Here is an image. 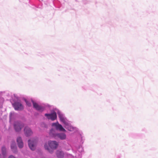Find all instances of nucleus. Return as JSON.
<instances>
[{
	"label": "nucleus",
	"mask_w": 158,
	"mask_h": 158,
	"mask_svg": "<svg viewBox=\"0 0 158 158\" xmlns=\"http://www.w3.org/2000/svg\"><path fill=\"white\" fill-rule=\"evenodd\" d=\"M0 158H2V156L1 154H0Z\"/></svg>",
	"instance_id": "nucleus-16"
},
{
	"label": "nucleus",
	"mask_w": 158,
	"mask_h": 158,
	"mask_svg": "<svg viewBox=\"0 0 158 158\" xmlns=\"http://www.w3.org/2000/svg\"><path fill=\"white\" fill-rule=\"evenodd\" d=\"M56 136L60 139L62 140L66 138V135L64 133L58 134L56 135Z\"/></svg>",
	"instance_id": "nucleus-10"
},
{
	"label": "nucleus",
	"mask_w": 158,
	"mask_h": 158,
	"mask_svg": "<svg viewBox=\"0 0 158 158\" xmlns=\"http://www.w3.org/2000/svg\"><path fill=\"white\" fill-rule=\"evenodd\" d=\"M56 155L59 158H63L64 156V153L63 152L60 151H57Z\"/></svg>",
	"instance_id": "nucleus-11"
},
{
	"label": "nucleus",
	"mask_w": 158,
	"mask_h": 158,
	"mask_svg": "<svg viewBox=\"0 0 158 158\" xmlns=\"http://www.w3.org/2000/svg\"><path fill=\"white\" fill-rule=\"evenodd\" d=\"M74 128L72 127H68V130L70 131H73L74 130Z\"/></svg>",
	"instance_id": "nucleus-14"
},
{
	"label": "nucleus",
	"mask_w": 158,
	"mask_h": 158,
	"mask_svg": "<svg viewBox=\"0 0 158 158\" xmlns=\"http://www.w3.org/2000/svg\"><path fill=\"white\" fill-rule=\"evenodd\" d=\"M17 141L19 148H22L23 146V143L21 137H19L17 138Z\"/></svg>",
	"instance_id": "nucleus-9"
},
{
	"label": "nucleus",
	"mask_w": 158,
	"mask_h": 158,
	"mask_svg": "<svg viewBox=\"0 0 158 158\" xmlns=\"http://www.w3.org/2000/svg\"><path fill=\"white\" fill-rule=\"evenodd\" d=\"M23 125L19 122H16L14 124V127L15 130L16 131H20Z\"/></svg>",
	"instance_id": "nucleus-6"
},
{
	"label": "nucleus",
	"mask_w": 158,
	"mask_h": 158,
	"mask_svg": "<svg viewBox=\"0 0 158 158\" xmlns=\"http://www.w3.org/2000/svg\"><path fill=\"white\" fill-rule=\"evenodd\" d=\"M45 116H46L48 119H50L52 120H54L57 118L56 113L54 112L51 114H45Z\"/></svg>",
	"instance_id": "nucleus-5"
},
{
	"label": "nucleus",
	"mask_w": 158,
	"mask_h": 158,
	"mask_svg": "<svg viewBox=\"0 0 158 158\" xmlns=\"http://www.w3.org/2000/svg\"><path fill=\"white\" fill-rule=\"evenodd\" d=\"M25 102L26 103L27 105L29 106H31V104L30 103L27 101L26 100H25Z\"/></svg>",
	"instance_id": "nucleus-15"
},
{
	"label": "nucleus",
	"mask_w": 158,
	"mask_h": 158,
	"mask_svg": "<svg viewBox=\"0 0 158 158\" xmlns=\"http://www.w3.org/2000/svg\"><path fill=\"white\" fill-rule=\"evenodd\" d=\"M48 143L49 146L51 148V149H49L46 144L44 145V146L45 149L48 150L50 153H52L53 152V150L56 149L58 146V143L55 141H48Z\"/></svg>",
	"instance_id": "nucleus-1"
},
{
	"label": "nucleus",
	"mask_w": 158,
	"mask_h": 158,
	"mask_svg": "<svg viewBox=\"0 0 158 158\" xmlns=\"http://www.w3.org/2000/svg\"><path fill=\"white\" fill-rule=\"evenodd\" d=\"M6 148L5 147H2V153L3 154H4V153H5V152H6Z\"/></svg>",
	"instance_id": "nucleus-13"
},
{
	"label": "nucleus",
	"mask_w": 158,
	"mask_h": 158,
	"mask_svg": "<svg viewBox=\"0 0 158 158\" xmlns=\"http://www.w3.org/2000/svg\"><path fill=\"white\" fill-rule=\"evenodd\" d=\"M52 126L55 127L56 130H59L62 131H66V130L62 127V126L58 123H53Z\"/></svg>",
	"instance_id": "nucleus-2"
},
{
	"label": "nucleus",
	"mask_w": 158,
	"mask_h": 158,
	"mask_svg": "<svg viewBox=\"0 0 158 158\" xmlns=\"http://www.w3.org/2000/svg\"><path fill=\"white\" fill-rule=\"evenodd\" d=\"M33 103V107L37 110L42 111L44 110L43 108L40 106H39L37 103L32 100Z\"/></svg>",
	"instance_id": "nucleus-8"
},
{
	"label": "nucleus",
	"mask_w": 158,
	"mask_h": 158,
	"mask_svg": "<svg viewBox=\"0 0 158 158\" xmlns=\"http://www.w3.org/2000/svg\"><path fill=\"white\" fill-rule=\"evenodd\" d=\"M13 106L15 110H20L23 109V105L20 102H16L13 104Z\"/></svg>",
	"instance_id": "nucleus-3"
},
{
	"label": "nucleus",
	"mask_w": 158,
	"mask_h": 158,
	"mask_svg": "<svg viewBox=\"0 0 158 158\" xmlns=\"http://www.w3.org/2000/svg\"><path fill=\"white\" fill-rule=\"evenodd\" d=\"M24 131V134L27 136H31L33 134V132L31 129L28 127H25Z\"/></svg>",
	"instance_id": "nucleus-7"
},
{
	"label": "nucleus",
	"mask_w": 158,
	"mask_h": 158,
	"mask_svg": "<svg viewBox=\"0 0 158 158\" xmlns=\"http://www.w3.org/2000/svg\"><path fill=\"white\" fill-rule=\"evenodd\" d=\"M11 148L14 152L15 151V149H16V145L15 142H13L11 146Z\"/></svg>",
	"instance_id": "nucleus-12"
},
{
	"label": "nucleus",
	"mask_w": 158,
	"mask_h": 158,
	"mask_svg": "<svg viewBox=\"0 0 158 158\" xmlns=\"http://www.w3.org/2000/svg\"><path fill=\"white\" fill-rule=\"evenodd\" d=\"M36 141L35 140L31 141L30 140H28V144L29 146L30 149L34 150L35 148V145Z\"/></svg>",
	"instance_id": "nucleus-4"
}]
</instances>
